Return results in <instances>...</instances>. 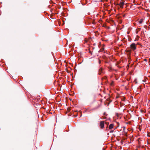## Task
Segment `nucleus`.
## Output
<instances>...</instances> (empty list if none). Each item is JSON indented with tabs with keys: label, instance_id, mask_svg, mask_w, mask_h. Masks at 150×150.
<instances>
[{
	"label": "nucleus",
	"instance_id": "nucleus-8",
	"mask_svg": "<svg viewBox=\"0 0 150 150\" xmlns=\"http://www.w3.org/2000/svg\"><path fill=\"white\" fill-rule=\"evenodd\" d=\"M37 98L38 99H39L40 98V96H38Z\"/></svg>",
	"mask_w": 150,
	"mask_h": 150
},
{
	"label": "nucleus",
	"instance_id": "nucleus-5",
	"mask_svg": "<svg viewBox=\"0 0 150 150\" xmlns=\"http://www.w3.org/2000/svg\"><path fill=\"white\" fill-rule=\"evenodd\" d=\"M114 125L113 124H110L109 127V129H112Z\"/></svg>",
	"mask_w": 150,
	"mask_h": 150
},
{
	"label": "nucleus",
	"instance_id": "nucleus-2",
	"mask_svg": "<svg viewBox=\"0 0 150 150\" xmlns=\"http://www.w3.org/2000/svg\"><path fill=\"white\" fill-rule=\"evenodd\" d=\"M100 128L101 129H103L104 127V121H101L100 122Z\"/></svg>",
	"mask_w": 150,
	"mask_h": 150
},
{
	"label": "nucleus",
	"instance_id": "nucleus-4",
	"mask_svg": "<svg viewBox=\"0 0 150 150\" xmlns=\"http://www.w3.org/2000/svg\"><path fill=\"white\" fill-rule=\"evenodd\" d=\"M103 73V68H100L99 70V74L100 75Z\"/></svg>",
	"mask_w": 150,
	"mask_h": 150
},
{
	"label": "nucleus",
	"instance_id": "nucleus-1",
	"mask_svg": "<svg viewBox=\"0 0 150 150\" xmlns=\"http://www.w3.org/2000/svg\"><path fill=\"white\" fill-rule=\"evenodd\" d=\"M130 48L133 51H134L136 49V45L135 43H133L130 45Z\"/></svg>",
	"mask_w": 150,
	"mask_h": 150
},
{
	"label": "nucleus",
	"instance_id": "nucleus-11",
	"mask_svg": "<svg viewBox=\"0 0 150 150\" xmlns=\"http://www.w3.org/2000/svg\"><path fill=\"white\" fill-rule=\"evenodd\" d=\"M144 61H146V59H144Z\"/></svg>",
	"mask_w": 150,
	"mask_h": 150
},
{
	"label": "nucleus",
	"instance_id": "nucleus-7",
	"mask_svg": "<svg viewBox=\"0 0 150 150\" xmlns=\"http://www.w3.org/2000/svg\"><path fill=\"white\" fill-rule=\"evenodd\" d=\"M140 28L139 29V30H136V34H137L138 33L139 31L140 30Z\"/></svg>",
	"mask_w": 150,
	"mask_h": 150
},
{
	"label": "nucleus",
	"instance_id": "nucleus-9",
	"mask_svg": "<svg viewBox=\"0 0 150 150\" xmlns=\"http://www.w3.org/2000/svg\"><path fill=\"white\" fill-rule=\"evenodd\" d=\"M99 64H100V63H101V61H100V60H99Z\"/></svg>",
	"mask_w": 150,
	"mask_h": 150
},
{
	"label": "nucleus",
	"instance_id": "nucleus-6",
	"mask_svg": "<svg viewBox=\"0 0 150 150\" xmlns=\"http://www.w3.org/2000/svg\"><path fill=\"white\" fill-rule=\"evenodd\" d=\"M143 22V19H141L139 21V23L141 24Z\"/></svg>",
	"mask_w": 150,
	"mask_h": 150
},
{
	"label": "nucleus",
	"instance_id": "nucleus-3",
	"mask_svg": "<svg viewBox=\"0 0 150 150\" xmlns=\"http://www.w3.org/2000/svg\"><path fill=\"white\" fill-rule=\"evenodd\" d=\"M125 3L123 2H120L119 4H118L117 5L120 6V7L121 8H123V6L124 5Z\"/></svg>",
	"mask_w": 150,
	"mask_h": 150
},
{
	"label": "nucleus",
	"instance_id": "nucleus-10",
	"mask_svg": "<svg viewBox=\"0 0 150 150\" xmlns=\"http://www.w3.org/2000/svg\"><path fill=\"white\" fill-rule=\"evenodd\" d=\"M113 132V131H110V132Z\"/></svg>",
	"mask_w": 150,
	"mask_h": 150
},
{
	"label": "nucleus",
	"instance_id": "nucleus-12",
	"mask_svg": "<svg viewBox=\"0 0 150 150\" xmlns=\"http://www.w3.org/2000/svg\"><path fill=\"white\" fill-rule=\"evenodd\" d=\"M137 37H139V36L138 35L137 36Z\"/></svg>",
	"mask_w": 150,
	"mask_h": 150
}]
</instances>
